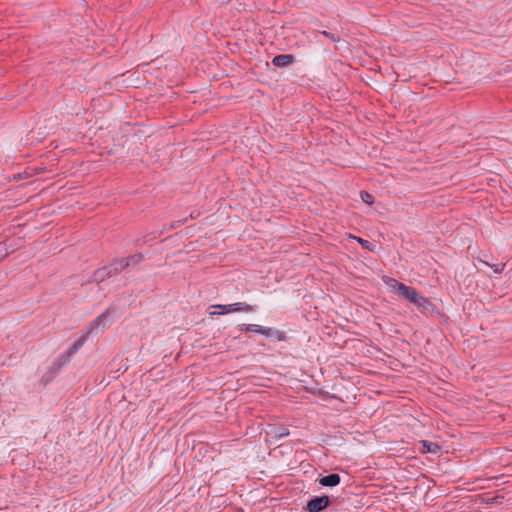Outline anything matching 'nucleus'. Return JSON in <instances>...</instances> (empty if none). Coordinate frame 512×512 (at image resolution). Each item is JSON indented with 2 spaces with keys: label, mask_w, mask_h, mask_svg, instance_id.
<instances>
[{
  "label": "nucleus",
  "mask_w": 512,
  "mask_h": 512,
  "mask_svg": "<svg viewBox=\"0 0 512 512\" xmlns=\"http://www.w3.org/2000/svg\"><path fill=\"white\" fill-rule=\"evenodd\" d=\"M383 281L386 285L401 293L409 302L419 308L425 309L427 305L430 304L429 300L420 295L413 287L407 286L396 279L387 276L383 277Z\"/></svg>",
  "instance_id": "f257e3e1"
},
{
  "label": "nucleus",
  "mask_w": 512,
  "mask_h": 512,
  "mask_svg": "<svg viewBox=\"0 0 512 512\" xmlns=\"http://www.w3.org/2000/svg\"><path fill=\"white\" fill-rule=\"evenodd\" d=\"M212 308L220 310L218 312H212L211 314H213V315L214 314L223 315V314L232 313V312H252L254 310L253 305H250V304H247L244 302H236V303L226 304V305L217 304V305H213Z\"/></svg>",
  "instance_id": "f03ea898"
},
{
  "label": "nucleus",
  "mask_w": 512,
  "mask_h": 512,
  "mask_svg": "<svg viewBox=\"0 0 512 512\" xmlns=\"http://www.w3.org/2000/svg\"><path fill=\"white\" fill-rule=\"evenodd\" d=\"M122 269H119L118 261L112 262L110 265L96 270L92 275V281L101 283L105 279L119 274Z\"/></svg>",
  "instance_id": "7ed1b4c3"
},
{
  "label": "nucleus",
  "mask_w": 512,
  "mask_h": 512,
  "mask_svg": "<svg viewBox=\"0 0 512 512\" xmlns=\"http://www.w3.org/2000/svg\"><path fill=\"white\" fill-rule=\"evenodd\" d=\"M329 505V497L321 496L315 497L308 501L307 510L309 512H320L324 510Z\"/></svg>",
  "instance_id": "20e7f679"
},
{
  "label": "nucleus",
  "mask_w": 512,
  "mask_h": 512,
  "mask_svg": "<svg viewBox=\"0 0 512 512\" xmlns=\"http://www.w3.org/2000/svg\"><path fill=\"white\" fill-rule=\"evenodd\" d=\"M258 334L268 338H275L277 341H285L287 339V336L283 331L274 329L272 327H264L261 325L258 329Z\"/></svg>",
  "instance_id": "39448f33"
},
{
  "label": "nucleus",
  "mask_w": 512,
  "mask_h": 512,
  "mask_svg": "<svg viewBox=\"0 0 512 512\" xmlns=\"http://www.w3.org/2000/svg\"><path fill=\"white\" fill-rule=\"evenodd\" d=\"M144 260V256L141 253L131 255L129 257L121 258L118 261L119 269L122 271L130 266H135Z\"/></svg>",
  "instance_id": "423d86ee"
},
{
  "label": "nucleus",
  "mask_w": 512,
  "mask_h": 512,
  "mask_svg": "<svg viewBox=\"0 0 512 512\" xmlns=\"http://www.w3.org/2000/svg\"><path fill=\"white\" fill-rule=\"evenodd\" d=\"M89 334L90 331H87L85 335H82L69 347V349L63 354L65 361H70L71 357L85 344Z\"/></svg>",
  "instance_id": "0eeeda50"
},
{
  "label": "nucleus",
  "mask_w": 512,
  "mask_h": 512,
  "mask_svg": "<svg viewBox=\"0 0 512 512\" xmlns=\"http://www.w3.org/2000/svg\"><path fill=\"white\" fill-rule=\"evenodd\" d=\"M110 317V312L107 310L103 312L101 315H99L91 324L88 331L97 330L98 328H101L102 330L106 328L109 324L107 322L108 318Z\"/></svg>",
  "instance_id": "6e6552de"
},
{
  "label": "nucleus",
  "mask_w": 512,
  "mask_h": 512,
  "mask_svg": "<svg viewBox=\"0 0 512 512\" xmlns=\"http://www.w3.org/2000/svg\"><path fill=\"white\" fill-rule=\"evenodd\" d=\"M294 62V56L291 54H280L272 59V64L276 67H286Z\"/></svg>",
  "instance_id": "1a4fd4ad"
},
{
  "label": "nucleus",
  "mask_w": 512,
  "mask_h": 512,
  "mask_svg": "<svg viewBox=\"0 0 512 512\" xmlns=\"http://www.w3.org/2000/svg\"><path fill=\"white\" fill-rule=\"evenodd\" d=\"M340 480H341V478L338 474L331 473L329 475L321 477L319 480V483L325 487H334L340 483Z\"/></svg>",
  "instance_id": "9d476101"
},
{
  "label": "nucleus",
  "mask_w": 512,
  "mask_h": 512,
  "mask_svg": "<svg viewBox=\"0 0 512 512\" xmlns=\"http://www.w3.org/2000/svg\"><path fill=\"white\" fill-rule=\"evenodd\" d=\"M260 325L257 324H239L238 329L243 332H255L258 333Z\"/></svg>",
  "instance_id": "9b49d317"
},
{
  "label": "nucleus",
  "mask_w": 512,
  "mask_h": 512,
  "mask_svg": "<svg viewBox=\"0 0 512 512\" xmlns=\"http://www.w3.org/2000/svg\"><path fill=\"white\" fill-rule=\"evenodd\" d=\"M422 444H423V447L426 448V450L428 452L435 453L439 449V446L437 444H434V443H430V442H427V441H422Z\"/></svg>",
  "instance_id": "f8f14e48"
},
{
  "label": "nucleus",
  "mask_w": 512,
  "mask_h": 512,
  "mask_svg": "<svg viewBox=\"0 0 512 512\" xmlns=\"http://www.w3.org/2000/svg\"><path fill=\"white\" fill-rule=\"evenodd\" d=\"M361 199L364 203L369 204V205L373 204V202H374L373 196L366 191L361 192Z\"/></svg>",
  "instance_id": "ddd939ff"
},
{
  "label": "nucleus",
  "mask_w": 512,
  "mask_h": 512,
  "mask_svg": "<svg viewBox=\"0 0 512 512\" xmlns=\"http://www.w3.org/2000/svg\"><path fill=\"white\" fill-rule=\"evenodd\" d=\"M353 238H354V239H355V240H356V241H357V242H358V243H359L363 248H366V249H368V250H370V251H372V250H373V248H372V244H371L369 241H367V240H365V239H362V238H360V237H356V236H354Z\"/></svg>",
  "instance_id": "4468645a"
},
{
  "label": "nucleus",
  "mask_w": 512,
  "mask_h": 512,
  "mask_svg": "<svg viewBox=\"0 0 512 512\" xmlns=\"http://www.w3.org/2000/svg\"><path fill=\"white\" fill-rule=\"evenodd\" d=\"M323 36L329 38L332 42H338L340 40L339 36L334 34V33H331V32H328V31H321L320 32Z\"/></svg>",
  "instance_id": "2eb2a0df"
},
{
  "label": "nucleus",
  "mask_w": 512,
  "mask_h": 512,
  "mask_svg": "<svg viewBox=\"0 0 512 512\" xmlns=\"http://www.w3.org/2000/svg\"><path fill=\"white\" fill-rule=\"evenodd\" d=\"M8 255V249L6 244L0 243V260L4 259Z\"/></svg>",
  "instance_id": "dca6fc26"
},
{
  "label": "nucleus",
  "mask_w": 512,
  "mask_h": 512,
  "mask_svg": "<svg viewBox=\"0 0 512 512\" xmlns=\"http://www.w3.org/2000/svg\"><path fill=\"white\" fill-rule=\"evenodd\" d=\"M504 266H505V264L494 265L493 266L494 272L498 273V274L501 273L504 269Z\"/></svg>",
  "instance_id": "f3484780"
},
{
  "label": "nucleus",
  "mask_w": 512,
  "mask_h": 512,
  "mask_svg": "<svg viewBox=\"0 0 512 512\" xmlns=\"http://www.w3.org/2000/svg\"><path fill=\"white\" fill-rule=\"evenodd\" d=\"M59 363H58V367H61L62 365L68 363L69 361H65V358H63V354L61 355V357L58 359Z\"/></svg>",
  "instance_id": "a211bd4d"
},
{
  "label": "nucleus",
  "mask_w": 512,
  "mask_h": 512,
  "mask_svg": "<svg viewBox=\"0 0 512 512\" xmlns=\"http://www.w3.org/2000/svg\"><path fill=\"white\" fill-rule=\"evenodd\" d=\"M288 435H289V431H288V429L283 428V429L281 430V432L279 433V435H278V436H279V437H284V436H288Z\"/></svg>",
  "instance_id": "6ab92c4d"
}]
</instances>
